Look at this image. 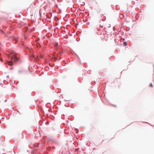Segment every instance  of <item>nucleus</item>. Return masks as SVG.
Returning <instances> with one entry per match:
<instances>
[{
	"instance_id": "7ed1b4c3",
	"label": "nucleus",
	"mask_w": 154,
	"mask_h": 154,
	"mask_svg": "<svg viewBox=\"0 0 154 154\" xmlns=\"http://www.w3.org/2000/svg\"><path fill=\"white\" fill-rule=\"evenodd\" d=\"M58 45L57 43H56L54 46V48L55 49H57V47L58 46Z\"/></svg>"
},
{
	"instance_id": "f257e3e1",
	"label": "nucleus",
	"mask_w": 154,
	"mask_h": 154,
	"mask_svg": "<svg viewBox=\"0 0 154 154\" xmlns=\"http://www.w3.org/2000/svg\"><path fill=\"white\" fill-rule=\"evenodd\" d=\"M19 59L17 57L16 55L15 54H14V56L12 57L11 58V60L10 61L8 62V65L10 66H12L13 64L12 62H16L18 61Z\"/></svg>"
},
{
	"instance_id": "423d86ee",
	"label": "nucleus",
	"mask_w": 154,
	"mask_h": 154,
	"mask_svg": "<svg viewBox=\"0 0 154 154\" xmlns=\"http://www.w3.org/2000/svg\"><path fill=\"white\" fill-rule=\"evenodd\" d=\"M13 69V67H11V68H10V69Z\"/></svg>"
},
{
	"instance_id": "0eeeda50",
	"label": "nucleus",
	"mask_w": 154,
	"mask_h": 154,
	"mask_svg": "<svg viewBox=\"0 0 154 154\" xmlns=\"http://www.w3.org/2000/svg\"><path fill=\"white\" fill-rule=\"evenodd\" d=\"M1 61H2V59H1Z\"/></svg>"
},
{
	"instance_id": "6e6552de",
	"label": "nucleus",
	"mask_w": 154,
	"mask_h": 154,
	"mask_svg": "<svg viewBox=\"0 0 154 154\" xmlns=\"http://www.w3.org/2000/svg\"><path fill=\"white\" fill-rule=\"evenodd\" d=\"M1 45V43H0V45Z\"/></svg>"
},
{
	"instance_id": "20e7f679",
	"label": "nucleus",
	"mask_w": 154,
	"mask_h": 154,
	"mask_svg": "<svg viewBox=\"0 0 154 154\" xmlns=\"http://www.w3.org/2000/svg\"><path fill=\"white\" fill-rule=\"evenodd\" d=\"M150 87H152V83H150V84H149V85Z\"/></svg>"
},
{
	"instance_id": "39448f33",
	"label": "nucleus",
	"mask_w": 154,
	"mask_h": 154,
	"mask_svg": "<svg viewBox=\"0 0 154 154\" xmlns=\"http://www.w3.org/2000/svg\"><path fill=\"white\" fill-rule=\"evenodd\" d=\"M124 44L125 46H126V43L125 42H124Z\"/></svg>"
},
{
	"instance_id": "f03ea898",
	"label": "nucleus",
	"mask_w": 154,
	"mask_h": 154,
	"mask_svg": "<svg viewBox=\"0 0 154 154\" xmlns=\"http://www.w3.org/2000/svg\"><path fill=\"white\" fill-rule=\"evenodd\" d=\"M62 53V52H60V53L58 54L57 56H55L54 57V59L55 60H57L58 59V57H59V55L60 54Z\"/></svg>"
}]
</instances>
